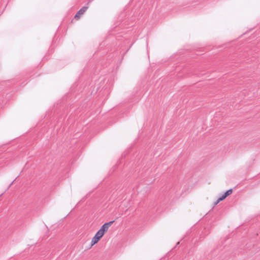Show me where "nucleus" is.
I'll return each mask as SVG.
<instances>
[{
    "label": "nucleus",
    "mask_w": 260,
    "mask_h": 260,
    "mask_svg": "<svg viewBox=\"0 0 260 260\" xmlns=\"http://www.w3.org/2000/svg\"><path fill=\"white\" fill-rule=\"evenodd\" d=\"M114 221H111L104 224L97 232L99 235H100L102 237H103L104 234L108 231L109 228L114 222Z\"/></svg>",
    "instance_id": "1"
},
{
    "label": "nucleus",
    "mask_w": 260,
    "mask_h": 260,
    "mask_svg": "<svg viewBox=\"0 0 260 260\" xmlns=\"http://www.w3.org/2000/svg\"><path fill=\"white\" fill-rule=\"evenodd\" d=\"M87 7H82L77 13L75 15V18L77 19H78L80 18V17H81V16L83 14L85 11L87 10Z\"/></svg>",
    "instance_id": "2"
},
{
    "label": "nucleus",
    "mask_w": 260,
    "mask_h": 260,
    "mask_svg": "<svg viewBox=\"0 0 260 260\" xmlns=\"http://www.w3.org/2000/svg\"><path fill=\"white\" fill-rule=\"evenodd\" d=\"M102 237L100 235H99V234L96 233L95 235L94 236V237L92 238L91 240V246L96 244Z\"/></svg>",
    "instance_id": "3"
},
{
    "label": "nucleus",
    "mask_w": 260,
    "mask_h": 260,
    "mask_svg": "<svg viewBox=\"0 0 260 260\" xmlns=\"http://www.w3.org/2000/svg\"><path fill=\"white\" fill-rule=\"evenodd\" d=\"M226 196L224 194H223L221 197L218 199V200L216 201V202L214 203V205H216L218 203H219L220 201L223 200L224 199L226 198Z\"/></svg>",
    "instance_id": "4"
},
{
    "label": "nucleus",
    "mask_w": 260,
    "mask_h": 260,
    "mask_svg": "<svg viewBox=\"0 0 260 260\" xmlns=\"http://www.w3.org/2000/svg\"><path fill=\"white\" fill-rule=\"evenodd\" d=\"M232 192H233V190L232 189H230L227 190L224 194H225V196L226 197H228V196L232 194Z\"/></svg>",
    "instance_id": "5"
}]
</instances>
